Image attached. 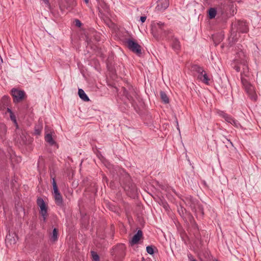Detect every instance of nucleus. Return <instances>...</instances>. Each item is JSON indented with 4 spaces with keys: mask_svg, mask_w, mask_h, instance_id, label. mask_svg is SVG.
I'll list each match as a JSON object with an SVG mask.
<instances>
[{
    "mask_svg": "<svg viewBox=\"0 0 261 261\" xmlns=\"http://www.w3.org/2000/svg\"><path fill=\"white\" fill-rule=\"evenodd\" d=\"M191 69L193 71H195L198 73L197 79L202 82L206 85H209L210 78L208 77L206 73L203 69V67L198 65H193L191 67Z\"/></svg>",
    "mask_w": 261,
    "mask_h": 261,
    "instance_id": "nucleus-1",
    "label": "nucleus"
},
{
    "mask_svg": "<svg viewBox=\"0 0 261 261\" xmlns=\"http://www.w3.org/2000/svg\"><path fill=\"white\" fill-rule=\"evenodd\" d=\"M127 47L133 53L137 55H140L142 54L141 46L135 41L132 39H128L125 41Z\"/></svg>",
    "mask_w": 261,
    "mask_h": 261,
    "instance_id": "nucleus-2",
    "label": "nucleus"
},
{
    "mask_svg": "<svg viewBox=\"0 0 261 261\" xmlns=\"http://www.w3.org/2000/svg\"><path fill=\"white\" fill-rule=\"evenodd\" d=\"M37 204L40 208V214L42 217L44 222L46 221V218L48 216L47 206L45 204L44 200L41 197H38L37 199Z\"/></svg>",
    "mask_w": 261,
    "mask_h": 261,
    "instance_id": "nucleus-3",
    "label": "nucleus"
},
{
    "mask_svg": "<svg viewBox=\"0 0 261 261\" xmlns=\"http://www.w3.org/2000/svg\"><path fill=\"white\" fill-rule=\"evenodd\" d=\"M11 95L13 97L14 102L18 103L24 98L25 92L23 91L13 88L11 90Z\"/></svg>",
    "mask_w": 261,
    "mask_h": 261,
    "instance_id": "nucleus-4",
    "label": "nucleus"
},
{
    "mask_svg": "<svg viewBox=\"0 0 261 261\" xmlns=\"http://www.w3.org/2000/svg\"><path fill=\"white\" fill-rule=\"evenodd\" d=\"M183 201L186 205L189 206L192 211H196L195 206L197 205L199 202L197 199L193 198L191 196L188 195L185 196Z\"/></svg>",
    "mask_w": 261,
    "mask_h": 261,
    "instance_id": "nucleus-5",
    "label": "nucleus"
},
{
    "mask_svg": "<svg viewBox=\"0 0 261 261\" xmlns=\"http://www.w3.org/2000/svg\"><path fill=\"white\" fill-rule=\"evenodd\" d=\"M123 95L129 100H133V96H136V91L132 86H129L128 88L123 87Z\"/></svg>",
    "mask_w": 261,
    "mask_h": 261,
    "instance_id": "nucleus-6",
    "label": "nucleus"
},
{
    "mask_svg": "<svg viewBox=\"0 0 261 261\" xmlns=\"http://www.w3.org/2000/svg\"><path fill=\"white\" fill-rule=\"evenodd\" d=\"M124 189L130 197H135L137 193V189L134 183L129 182L124 185Z\"/></svg>",
    "mask_w": 261,
    "mask_h": 261,
    "instance_id": "nucleus-7",
    "label": "nucleus"
},
{
    "mask_svg": "<svg viewBox=\"0 0 261 261\" xmlns=\"http://www.w3.org/2000/svg\"><path fill=\"white\" fill-rule=\"evenodd\" d=\"M220 115L225 119V120L228 123H229L233 125H234L235 127L238 128L240 126H241V124L240 123L237 121V120L234 119L233 118H232L230 115H228L227 114L222 112L220 114Z\"/></svg>",
    "mask_w": 261,
    "mask_h": 261,
    "instance_id": "nucleus-8",
    "label": "nucleus"
},
{
    "mask_svg": "<svg viewBox=\"0 0 261 261\" xmlns=\"http://www.w3.org/2000/svg\"><path fill=\"white\" fill-rule=\"evenodd\" d=\"M54 196L56 204L61 208H64V203L63 200L62 196L59 190L54 191Z\"/></svg>",
    "mask_w": 261,
    "mask_h": 261,
    "instance_id": "nucleus-9",
    "label": "nucleus"
},
{
    "mask_svg": "<svg viewBox=\"0 0 261 261\" xmlns=\"http://www.w3.org/2000/svg\"><path fill=\"white\" fill-rule=\"evenodd\" d=\"M125 250V245L123 244H120L116 246L113 248V254H115L117 256H121L124 255Z\"/></svg>",
    "mask_w": 261,
    "mask_h": 261,
    "instance_id": "nucleus-10",
    "label": "nucleus"
},
{
    "mask_svg": "<svg viewBox=\"0 0 261 261\" xmlns=\"http://www.w3.org/2000/svg\"><path fill=\"white\" fill-rule=\"evenodd\" d=\"M169 5V0H158L155 9L158 11H163L166 10Z\"/></svg>",
    "mask_w": 261,
    "mask_h": 261,
    "instance_id": "nucleus-11",
    "label": "nucleus"
},
{
    "mask_svg": "<svg viewBox=\"0 0 261 261\" xmlns=\"http://www.w3.org/2000/svg\"><path fill=\"white\" fill-rule=\"evenodd\" d=\"M246 92H247L249 97L252 100L254 101H256L257 100V96L253 86L248 87L247 88V90L246 91Z\"/></svg>",
    "mask_w": 261,
    "mask_h": 261,
    "instance_id": "nucleus-12",
    "label": "nucleus"
},
{
    "mask_svg": "<svg viewBox=\"0 0 261 261\" xmlns=\"http://www.w3.org/2000/svg\"><path fill=\"white\" fill-rule=\"evenodd\" d=\"M237 31L242 33H247L248 31V28L246 22L238 21L237 22Z\"/></svg>",
    "mask_w": 261,
    "mask_h": 261,
    "instance_id": "nucleus-13",
    "label": "nucleus"
},
{
    "mask_svg": "<svg viewBox=\"0 0 261 261\" xmlns=\"http://www.w3.org/2000/svg\"><path fill=\"white\" fill-rule=\"evenodd\" d=\"M196 211H192L195 213L197 217L202 218L204 216V211L202 205L198 202L195 206Z\"/></svg>",
    "mask_w": 261,
    "mask_h": 261,
    "instance_id": "nucleus-14",
    "label": "nucleus"
},
{
    "mask_svg": "<svg viewBox=\"0 0 261 261\" xmlns=\"http://www.w3.org/2000/svg\"><path fill=\"white\" fill-rule=\"evenodd\" d=\"M143 233L141 230H138L137 232L133 236L130 243L132 245L137 244L141 238L142 237Z\"/></svg>",
    "mask_w": 261,
    "mask_h": 261,
    "instance_id": "nucleus-15",
    "label": "nucleus"
},
{
    "mask_svg": "<svg viewBox=\"0 0 261 261\" xmlns=\"http://www.w3.org/2000/svg\"><path fill=\"white\" fill-rule=\"evenodd\" d=\"M17 237L15 233L11 234L9 233L6 236V241L7 243H9L10 244H15L17 242Z\"/></svg>",
    "mask_w": 261,
    "mask_h": 261,
    "instance_id": "nucleus-16",
    "label": "nucleus"
},
{
    "mask_svg": "<svg viewBox=\"0 0 261 261\" xmlns=\"http://www.w3.org/2000/svg\"><path fill=\"white\" fill-rule=\"evenodd\" d=\"M78 94L80 98L85 101H89L90 100L88 96L85 93V91L82 89H79Z\"/></svg>",
    "mask_w": 261,
    "mask_h": 261,
    "instance_id": "nucleus-17",
    "label": "nucleus"
},
{
    "mask_svg": "<svg viewBox=\"0 0 261 261\" xmlns=\"http://www.w3.org/2000/svg\"><path fill=\"white\" fill-rule=\"evenodd\" d=\"M171 46L173 49L175 50H178L180 48V42L176 38H173L172 40Z\"/></svg>",
    "mask_w": 261,
    "mask_h": 261,
    "instance_id": "nucleus-18",
    "label": "nucleus"
},
{
    "mask_svg": "<svg viewBox=\"0 0 261 261\" xmlns=\"http://www.w3.org/2000/svg\"><path fill=\"white\" fill-rule=\"evenodd\" d=\"M58 229L56 228H54L52 233L50 236V240L53 242H56L58 239Z\"/></svg>",
    "mask_w": 261,
    "mask_h": 261,
    "instance_id": "nucleus-19",
    "label": "nucleus"
},
{
    "mask_svg": "<svg viewBox=\"0 0 261 261\" xmlns=\"http://www.w3.org/2000/svg\"><path fill=\"white\" fill-rule=\"evenodd\" d=\"M7 131V128L6 125L4 123H0V137L2 138L4 137Z\"/></svg>",
    "mask_w": 261,
    "mask_h": 261,
    "instance_id": "nucleus-20",
    "label": "nucleus"
},
{
    "mask_svg": "<svg viewBox=\"0 0 261 261\" xmlns=\"http://www.w3.org/2000/svg\"><path fill=\"white\" fill-rule=\"evenodd\" d=\"M160 96L162 101L165 103H168L169 102V98L165 92L161 91L160 92Z\"/></svg>",
    "mask_w": 261,
    "mask_h": 261,
    "instance_id": "nucleus-21",
    "label": "nucleus"
},
{
    "mask_svg": "<svg viewBox=\"0 0 261 261\" xmlns=\"http://www.w3.org/2000/svg\"><path fill=\"white\" fill-rule=\"evenodd\" d=\"M45 141L51 145H53L55 143V142L52 137V135L50 134H48L45 136Z\"/></svg>",
    "mask_w": 261,
    "mask_h": 261,
    "instance_id": "nucleus-22",
    "label": "nucleus"
},
{
    "mask_svg": "<svg viewBox=\"0 0 261 261\" xmlns=\"http://www.w3.org/2000/svg\"><path fill=\"white\" fill-rule=\"evenodd\" d=\"M217 14L216 10L214 8H211L208 10V16L210 19L215 17Z\"/></svg>",
    "mask_w": 261,
    "mask_h": 261,
    "instance_id": "nucleus-23",
    "label": "nucleus"
},
{
    "mask_svg": "<svg viewBox=\"0 0 261 261\" xmlns=\"http://www.w3.org/2000/svg\"><path fill=\"white\" fill-rule=\"evenodd\" d=\"M157 25L159 26V30L158 31L159 33L162 34L163 33V32H164L165 33V31L164 29V27L165 25L164 23L159 22L157 23Z\"/></svg>",
    "mask_w": 261,
    "mask_h": 261,
    "instance_id": "nucleus-24",
    "label": "nucleus"
},
{
    "mask_svg": "<svg viewBox=\"0 0 261 261\" xmlns=\"http://www.w3.org/2000/svg\"><path fill=\"white\" fill-rule=\"evenodd\" d=\"M241 81H242V84L243 85V86H244V87L245 88V91L247 90V88L248 87H249V86H252L251 84H250L248 83V82L246 79L242 78L241 79Z\"/></svg>",
    "mask_w": 261,
    "mask_h": 261,
    "instance_id": "nucleus-25",
    "label": "nucleus"
},
{
    "mask_svg": "<svg viewBox=\"0 0 261 261\" xmlns=\"http://www.w3.org/2000/svg\"><path fill=\"white\" fill-rule=\"evenodd\" d=\"M91 254L94 261H99V257L96 252L94 251H91Z\"/></svg>",
    "mask_w": 261,
    "mask_h": 261,
    "instance_id": "nucleus-26",
    "label": "nucleus"
},
{
    "mask_svg": "<svg viewBox=\"0 0 261 261\" xmlns=\"http://www.w3.org/2000/svg\"><path fill=\"white\" fill-rule=\"evenodd\" d=\"M146 251L149 254H153L154 253V250L152 246H148L146 247Z\"/></svg>",
    "mask_w": 261,
    "mask_h": 261,
    "instance_id": "nucleus-27",
    "label": "nucleus"
},
{
    "mask_svg": "<svg viewBox=\"0 0 261 261\" xmlns=\"http://www.w3.org/2000/svg\"><path fill=\"white\" fill-rule=\"evenodd\" d=\"M42 127L39 126H36L35 128V134L36 135H39L41 134Z\"/></svg>",
    "mask_w": 261,
    "mask_h": 261,
    "instance_id": "nucleus-28",
    "label": "nucleus"
},
{
    "mask_svg": "<svg viewBox=\"0 0 261 261\" xmlns=\"http://www.w3.org/2000/svg\"><path fill=\"white\" fill-rule=\"evenodd\" d=\"M10 117L11 120L15 124L16 128H18V124L17 123L16 119V117H15V115L14 114H11V115H10Z\"/></svg>",
    "mask_w": 261,
    "mask_h": 261,
    "instance_id": "nucleus-29",
    "label": "nucleus"
},
{
    "mask_svg": "<svg viewBox=\"0 0 261 261\" xmlns=\"http://www.w3.org/2000/svg\"><path fill=\"white\" fill-rule=\"evenodd\" d=\"M52 184H53V186L54 191L57 192V190H58V186H57L56 180L54 178H53Z\"/></svg>",
    "mask_w": 261,
    "mask_h": 261,
    "instance_id": "nucleus-30",
    "label": "nucleus"
},
{
    "mask_svg": "<svg viewBox=\"0 0 261 261\" xmlns=\"http://www.w3.org/2000/svg\"><path fill=\"white\" fill-rule=\"evenodd\" d=\"M225 140H226V142L223 141V142L225 143H228V144L226 145V146L227 148L229 147V145H230L232 147L233 146V143L230 141V140L229 139L225 138Z\"/></svg>",
    "mask_w": 261,
    "mask_h": 261,
    "instance_id": "nucleus-31",
    "label": "nucleus"
},
{
    "mask_svg": "<svg viewBox=\"0 0 261 261\" xmlns=\"http://www.w3.org/2000/svg\"><path fill=\"white\" fill-rule=\"evenodd\" d=\"M82 25L81 22L79 19L75 20V25L80 27Z\"/></svg>",
    "mask_w": 261,
    "mask_h": 261,
    "instance_id": "nucleus-32",
    "label": "nucleus"
},
{
    "mask_svg": "<svg viewBox=\"0 0 261 261\" xmlns=\"http://www.w3.org/2000/svg\"><path fill=\"white\" fill-rule=\"evenodd\" d=\"M146 19V17L145 16H143L140 17V21L143 23L145 21Z\"/></svg>",
    "mask_w": 261,
    "mask_h": 261,
    "instance_id": "nucleus-33",
    "label": "nucleus"
},
{
    "mask_svg": "<svg viewBox=\"0 0 261 261\" xmlns=\"http://www.w3.org/2000/svg\"><path fill=\"white\" fill-rule=\"evenodd\" d=\"M234 69L237 71L239 72L240 71V67L238 66H235L234 67Z\"/></svg>",
    "mask_w": 261,
    "mask_h": 261,
    "instance_id": "nucleus-34",
    "label": "nucleus"
},
{
    "mask_svg": "<svg viewBox=\"0 0 261 261\" xmlns=\"http://www.w3.org/2000/svg\"><path fill=\"white\" fill-rule=\"evenodd\" d=\"M7 112L10 113V115L13 114L12 111L10 108L7 109Z\"/></svg>",
    "mask_w": 261,
    "mask_h": 261,
    "instance_id": "nucleus-35",
    "label": "nucleus"
},
{
    "mask_svg": "<svg viewBox=\"0 0 261 261\" xmlns=\"http://www.w3.org/2000/svg\"><path fill=\"white\" fill-rule=\"evenodd\" d=\"M243 66L244 67L243 68L244 70H245L246 69H248V66L245 63L243 64Z\"/></svg>",
    "mask_w": 261,
    "mask_h": 261,
    "instance_id": "nucleus-36",
    "label": "nucleus"
},
{
    "mask_svg": "<svg viewBox=\"0 0 261 261\" xmlns=\"http://www.w3.org/2000/svg\"><path fill=\"white\" fill-rule=\"evenodd\" d=\"M45 4L47 5H49V1L48 0H43Z\"/></svg>",
    "mask_w": 261,
    "mask_h": 261,
    "instance_id": "nucleus-37",
    "label": "nucleus"
},
{
    "mask_svg": "<svg viewBox=\"0 0 261 261\" xmlns=\"http://www.w3.org/2000/svg\"><path fill=\"white\" fill-rule=\"evenodd\" d=\"M84 1L86 4H88L89 2L88 0H84Z\"/></svg>",
    "mask_w": 261,
    "mask_h": 261,
    "instance_id": "nucleus-38",
    "label": "nucleus"
},
{
    "mask_svg": "<svg viewBox=\"0 0 261 261\" xmlns=\"http://www.w3.org/2000/svg\"><path fill=\"white\" fill-rule=\"evenodd\" d=\"M192 261H196V259H193Z\"/></svg>",
    "mask_w": 261,
    "mask_h": 261,
    "instance_id": "nucleus-39",
    "label": "nucleus"
},
{
    "mask_svg": "<svg viewBox=\"0 0 261 261\" xmlns=\"http://www.w3.org/2000/svg\"><path fill=\"white\" fill-rule=\"evenodd\" d=\"M216 261H218L217 260H216Z\"/></svg>",
    "mask_w": 261,
    "mask_h": 261,
    "instance_id": "nucleus-40",
    "label": "nucleus"
}]
</instances>
